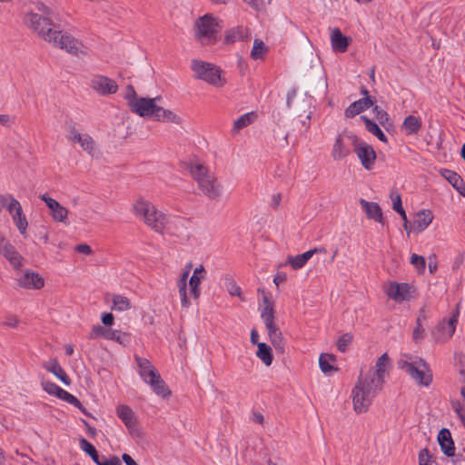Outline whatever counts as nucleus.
<instances>
[{"label": "nucleus", "mask_w": 465, "mask_h": 465, "mask_svg": "<svg viewBox=\"0 0 465 465\" xmlns=\"http://www.w3.org/2000/svg\"><path fill=\"white\" fill-rule=\"evenodd\" d=\"M134 213L155 232L173 236L183 232L184 223L182 218L166 214L146 200H137L134 204Z\"/></svg>", "instance_id": "nucleus-1"}, {"label": "nucleus", "mask_w": 465, "mask_h": 465, "mask_svg": "<svg viewBox=\"0 0 465 465\" xmlns=\"http://www.w3.org/2000/svg\"><path fill=\"white\" fill-rule=\"evenodd\" d=\"M381 390V386L372 383L369 378L361 374L351 390L353 411L359 414L367 412Z\"/></svg>", "instance_id": "nucleus-2"}, {"label": "nucleus", "mask_w": 465, "mask_h": 465, "mask_svg": "<svg viewBox=\"0 0 465 465\" xmlns=\"http://www.w3.org/2000/svg\"><path fill=\"white\" fill-rule=\"evenodd\" d=\"M35 10L28 12L25 16V24L37 34L42 39L48 42L49 37L54 35L51 26L53 25L52 18L54 12L52 9L42 2L35 4Z\"/></svg>", "instance_id": "nucleus-3"}, {"label": "nucleus", "mask_w": 465, "mask_h": 465, "mask_svg": "<svg viewBox=\"0 0 465 465\" xmlns=\"http://www.w3.org/2000/svg\"><path fill=\"white\" fill-rule=\"evenodd\" d=\"M222 21L212 14L195 19L193 26L194 39L202 45H213L219 41Z\"/></svg>", "instance_id": "nucleus-4"}, {"label": "nucleus", "mask_w": 465, "mask_h": 465, "mask_svg": "<svg viewBox=\"0 0 465 465\" xmlns=\"http://www.w3.org/2000/svg\"><path fill=\"white\" fill-rule=\"evenodd\" d=\"M398 367L405 371L420 386L428 387L432 382V373L426 361L412 354H403Z\"/></svg>", "instance_id": "nucleus-5"}, {"label": "nucleus", "mask_w": 465, "mask_h": 465, "mask_svg": "<svg viewBox=\"0 0 465 465\" xmlns=\"http://www.w3.org/2000/svg\"><path fill=\"white\" fill-rule=\"evenodd\" d=\"M191 68L197 79L209 84L221 88L226 84L223 71L214 64L194 59L191 63Z\"/></svg>", "instance_id": "nucleus-6"}, {"label": "nucleus", "mask_w": 465, "mask_h": 465, "mask_svg": "<svg viewBox=\"0 0 465 465\" xmlns=\"http://www.w3.org/2000/svg\"><path fill=\"white\" fill-rule=\"evenodd\" d=\"M48 43L53 45L54 47L64 50L73 55L86 54V46L84 45V43L68 32L54 30V35L49 37Z\"/></svg>", "instance_id": "nucleus-7"}, {"label": "nucleus", "mask_w": 465, "mask_h": 465, "mask_svg": "<svg viewBox=\"0 0 465 465\" xmlns=\"http://www.w3.org/2000/svg\"><path fill=\"white\" fill-rule=\"evenodd\" d=\"M359 136L351 131L344 129L334 140L331 155L336 162L346 159L351 153V147H355Z\"/></svg>", "instance_id": "nucleus-8"}, {"label": "nucleus", "mask_w": 465, "mask_h": 465, "mask_svg": "<svg viewBox=\"0 0 465 465\" xmlns=\"http://www.w3.org/2000/svg\"><path fill=\"white\" fill-rule=\"evenodd\" d=\"M386 295L395 302L401 303L410 301L415 292V289L406 282H390L384 288Z\"/></svg>", "instance_id": "nucleus-9"}, {"label": "nucleus", "mask_w": 465, "mask_h": 465, "mask_svg": "<svg viewBox=\"0 0 465 465\" xmlns=\"http://www.w3.org/2000/svg\"><path fill=\"white\" fill-rule=\"evenodd\" d=\"M353 151L356 153L364 169H373L377 155L371 145L362 141L361 139L358 138V141Z\"/></svg>", "instance_id": "nucleus-10"}, {"label": "nucleus", "mask_w": 465, "mask_h": 465, "mask_svg": "<svg viewBox=\"0 0 465 465\" xmlns=\"http://www.w3.org/2000/svg\"><path fill=\"white\" fill-rule=\"evenodd\" d=\"M160 101V96L154 98L140 97L138 101H135V104H133L131 111L141 117H148L153 120L156 111L160 106L157 104V102Z\"/></svg>", "instance_id": "nucleus-11"}, {"label": "nucleus", "mask_w": 465, "mask_h": 465, "mask_svg": "<svg viewBox=\"0 0 465 465\" xmlns=\"http://www.w3.org/2000/svg\"><path fill=\"white\" fill-rule=\"evenodd\" d=\"M391 359L387 353H383L376 361L374 370L368 375H364L369 378L372 383H377L383 388L384 380L389 375Z\"/></svg>", "instance_id": "nucleus-12"}, {"label": "nucleus", "mask_w": 465, "mask_h": 465, "mask_svg": "<svg viewBox=\"0 0 465 465\" xmlns=\"http://www.w3.org/2000/svg\"><path fill=\"white\" fill-rule=\"evenodd\" d=\"M17 285L26 290H40L45 285L44 278L37 272L25 270L16 278Z\"/></svg>", "instance_id": "nucleus-13"}, {"label": "nucleus", "mask_w": 465, "mask_h": 465, "mask_svg": "<svg viewBox=\"0 0 465 465\" xmlns=\"http://www.w3.org/2000/svg\"><path fill=\"white\" fill-rule=\"evenodd\" d=\"M0 254L3 255L15 269L23 265V257L15 247L3 235H0Z\"/></svg>", "instance_id": "nucleus-14"}, {"label": "nucleus", "mask_w": 465, "mask_h": 465, "mask_svg": "<svg viewBox=\"0 0 465 465\" xmlns=\"http://www.w3.org/2000/svg\"><path fill=\"white\" fill-rule=\"evenodd\" d=\"M40 199L45 202L50 211V215L54 222L66 223L69 211L61 205L56 200L48 196L46 193L41 194Z\"/></svg>", "instance_id": "nucleus-15"}, {"label": "nucleus", "mask_w": 465, "mask_h": 465, "mask_svg": "<svg viewBox=\"0 0 465 465\" xmlns=\"http://www.w3.org/2000/svg\"><path fill=\"white\" fill-rule=\"evenodd\" d=\"M90 84L93 90L101 95L115 94L118 90L115 81L104 75H95Z\"/></svg>", "instance_id": "nucleus-16"}, {"label": "nucleus", "mask_w": 465, "mask_h": 465, "mask_svg": "<svg viewBox=\"0 0 465 465\" xmlns=\"http://www.w3.org/2000/svg\"><path fill=\"white\" fill-rule=\"evenodd\" d=\"M69 141L77 143L81 148L90 155H94L97 151V146L94 140L88 134H80L75 129L69 131L67 135Z\"/></svg>", "instance_id": "nucleus-17"}, {"label": "nucleus", "mask_w": 465, "mask_h": 465, "mask_svg": "<svg viewBox=\"0 0 465 465\" xmlns=\"http://www.w3.org/2000/svg\"><path fill=\"white\" fill-rule=\"evenodd\" d=\"M198 188L210 199H218L222 193V186L213 173L207 175L199 184Z\"/></svg>", "instance_id": "nucleus-18"}, {"label": "nucleus", "mask_w": 465, "mask_h": 465, "mask_svg": "<svg viewBox=\"0 0 465 465\" xmlns=\"http://www.w3.org/2000/svg\"><path fill=\"white\" fill-rule=\"evenodd\" d=\"M13 208L8 212L14 224L18 230L19 233L22 236H26L27 228H28V221L24 213L21 203L17 201L16 203H13Z\"/></svg>", "instance_id": "nucleus-19"}, {"label": "nucleus", "mask_w": 465, "mask_h": 465, "mask_svg": "<svg viewBox=\"0 0 465 465\" xmlns=\"http://www.w3.org/2000/svg\"><path fill=\"white\" fill-rule=\"evenodd\" d=\"M325 252L326 249L323 247L313 248L302 254L288 256L286 263L290 264L293 270H299L302 269L314 254Z\"/></svg>", "instance_id": "nucleus-20"}, {"label": "nucleus", "mask_w": 465, "mask_h": 465, "mask_svg": "<svg viewBox=\"0 0 465 465\" xmlns=\"http://www.w3.org/2000/svg\"><path fill=\"white\" fill-rule=\"evenodd\" d=\"M457 322L458 314H453L448 320H443L437 328V340L440 341L449 340L455 332Z\"/></svg>", "instance_id": "nucleus-21"}, {"label": "nucleus", "mask_w": 465, "mask_h": 465, "mask_svg": "<svg viewBox=\"0 0 465 465\" xmlns=\"http://www.w3.org/2000/svg\"><path fill=\"white\" fill-rule=\"evenodd\" d=\"M250 38V31L247 27L237 25L227 29L224 32L223 43L224 45H233L238 41H245Z\"/></svg>", "instance_id": "nucleus-22"}, {"label": "nucleus", "mask_w": 465, "mask_h": 465, "mask_svg": "<svg viewBox=\"0 0 465 465\" xmlns=\"http://www.w3.org/2000/svg\"><path fill=\"white\" fill-rule=\"evenodd\" d=\"M43 368L47 371L53 373L57 379H59L65 386H69L72 382L69 376L66 374L64 370L62 368L58 361L54 358L49 359L42 364Z\"/></svg>", "instance_id": "nucleus-23"}, {"label": "nucleus", "mask_w": 465, "mask_h": 465, "mask_svg": "<svg viewBox=\"0 0 465 465\" xmlns=\"http://www.w3.org/2000/svg\"><path fill=\"white\" fill-rule=\"evenodd\" d=\"M135 360L138 365V373L144 382L148 383L149 381L157 378L159 373L151 361L141 357H136Z\"/></svg>", "instance_id": "nucleus-24"}, {"label": "nucleus", "mask_w": 465, "mask_h": 465, "mask_svg": "<svg viewBox=\"0 0 465 465\" xmlns=\"http://www.w3.org/2000/svg\"><path fill=\"white\" fill-rule=\"evenodd\" d=\"M360 204L369 219L374 220L375 222L381 224L384 223L381 208L377 203L368 202L364 199H361Z\"/></svg>", "instance_id": "nucleus-25"}, {"label": "nucleus", "mask_w": 465, "mask_h": 465, "mask_svg": "<svg viewBox=\"0 0 465 465\" xmlns=\"http://www.w3.org/2000/svg\"><path fill=\"white\" fill-rule=\"evenodd\" d=\"M438 441L441 451L448 457L455 454V446L451 438V434L448 429H441L438 434Z\"/></svg>", "instance_id": "nucleus-26"}, {"label": "nucleus", "mask_w": 465, "mask_h": 465, "mask_svg": "<svg viewBox=\"0 0 465 465\" xmlns=\"http://www.w3.org/2000/svg\"><path fill=\"white\" fill-rule=\"evenodd\" d=\"M331 44L334 52L343 53L349 46L350 39L343 35L339 28H332L331 31Z\"/></svg>", "instance_id": "nucleus-27"}, {"label": "nucleus", "mask_w": 465, "mask_h": 465, "mask_svg": "<svg viewBox=\"0 0 465 465\" xmlns=\"http://www.w3.org/2000/svg\"><path fill=\"white\" fill-rule=\"evenodd\" d=\"M263 304L261 311V318L265 326L275 323V312L273 302L266 295L262 298Z\"/></svg>", "instance_id": "nucleus-28"}, {"label": "nucleus", "mask_w": 465, "mask_h": 465, "mask_svg": "<svg viewBox=\"0 0 465 465\" xmlns=\"http://www.w3.org/2000/svg\"><path fill=\"white\" fill-rule=\"evenodd\" d=\"M268 331V335L271 342L274 348L279 351H283L285 348V341L282 337V331L276 325V323L269 324L265 326Z\"/></svg>", "instance_id": "nucleus-29"}, {"label": "nucleus", "mask_w": 465, "mask_h": 465, "mask_svg": "<svg viewBox=\"0 0 465 465\" xmlns=\"http://www.w3.org/2000/svg\"><path fill=\"white\" fill-rule=\"evenodd\" d=\"M421 126L420 117L409 115L404 119L401 129L406 135H412L417 134L420 131Z\"/></svg>", "instance_id": "nucleus-30"}, {"label": "nucleus", "mask_w": 465, "mask_h": 465, "mask_svg": "<svg viewBox=\"0 0 465 465\" xmlns=\"http://www.w3.org/2000/svg\"><path fill=\"white\" fill-rule=\"evenodd\" d=\"M371 105L372 101L370 97L359 99L358 101H355L350 104V106L345 110L344 114L347 118H352L364 110L370 108Z\"/></svg>", "instance_id": "nucleus-31"}, {"label": "nucleus", "mask_w": 465, "mask_h": 465, "mask_svg": "<svg viewBox=\"0 0 465 465\" xmlns=\"http://www.w3.org/2000/svg\"><path fill=\"white\" fill-rule=\"evenodd\" d=\"M191 266L192 264L189 263L187 270L183 272L177 282L178 292L181 298V304L184 308H188L191 305V302L187 296V280Z\"/></svg>", "instance_id": "nucleus-32"}, {"label": "nucleus", "mask_w": 465, "mask_h": 465, "mask_svg": "<svg viewBox=\"0 0 465 465\" xmlns=\"http://www.w3.org/2000/svg\"><path fill=\"white\" fill-rule=\"evenodd\" d=\"M433 215L429 210L420 211L413 222L412 231L421 232H423L432 222Z\"/></svg>", "instance_id": "nucleus-33"}, {"label": "nucleus", "mask_w": 465, "mask_h": 465, "mask_svg": "<svg viewBox=\"0 0 465 465\" xmlns=\"http://www.w3.org/2000/svg\"><path fill=\"white\" fill-rule=\"evenodd\" d=\"M155 121L163 122V123H171L174 124H182L183 119L180 115H178L173 111L164 109L162 106H159V108L156 111Z\"/></svg>", "instance_id": "nucleus-34"}, {"label": "nucleus", "mask_w": 465, "mask_h": 465, "mask_svg": "<svg viewBox=\"0 0 465 465\" xmlns=\"http://www.w3.org/2000/svg\"><path fill=\"white\" fill-rule=\"evenodd\" d=\"M203 277L204 267L203 265H199L194 269L193 273L189 280L190 291L194 299H197L200 296L199 286Z\"/></svg>", "instance_id": "nucleus-35"}, {"label": "nucleus", "mask_w": 465, "mask_h": 465, "mask_svg": "<svg viewBox=\"0 0 465 465\" xmlns=\"http://www.w3.org/2000/svg\"><path fill=\"white\" fill-rule=\"evenodd\" d=\"M116 414L128 429L135 427V416L129 406L124 404L117 406Z\"/></svg>", "instance_id": "nucleus-36"}, {"label": "nucleus", "mask_w": 465, "mask_h": 465, "mask_svg": "<svg viewBox=\"0 0 465 465\" xmlns=\"http://www.w3.org/2000/svg\"><path fill=\"white\" fill-rule=\"evenodd\" d=\"M256 119L257 114L255 112H249L241 115L233 122L232 134L236 135L242 129L254 123Z\"/></svg>", "instance_id": "nucleus-37"}, {"label": "nucleus", "mask_w": 465, "mask_h": 465, "mask_svg": "<svg viewBox=\"0 0 465 465\" xmlns=\"http://www.w3.org/2000/svg\"><path fill=\"white\" fill-rule=\"evenodd\" d=\"M373 113L375 114L376 120L387 132L392 131L394 129L393 122L390 118L387 112L376 105L373 108Z\"/></svg>", "instance_id": "nucleus-38"}, {"label": "nucleus", "mask_w": 465, "mask_h": 465, "mask_svg": "<svg viewBox=\"0 0 465 465\" xmlns=\"http://www.w3.org/2000/svg\"><path fill=\"white\" fill-rule=\"evenodd\" d=\"M148 384L157 395L163 399L168 398L171 395V391L168 389L165 382L162 380L160 374L157 375V378L149 381Z\"/></svg>", "instance_id": "nucleus-39"}, {"label": "nucleus", "mask_w": 465, "mask_h": 465, "mask_svg": "<svg viewBox=\"0 0 465 465\" xmlns=\"http://www.w3.org/2000/svg\"><path fill=\"white\" fill-rule=\"evenodd\" d=\"M190 173L193 176V178L196 181L197 184H199L203 180H204L207 177V175H210L212 173L204 164L195 163L191 165Z\"/></svg>", "instance_id": "nucleus-40"}, {"label": "nucleus", "mask_w": 465, "mask_h": 465, "mask_svg": "<svg viewBox=\"0 0 465 465\" xmlns=\"http://www.w3.org/2000/svg\"><path fill=\"white\" fill-rule=\"evenodd\" d=\"M361 119L363 121L365 128L369 133L375 135L382 143L388 142L386 135L376 123L372 122L364 115L361 116Z\"/></svg>", "instance_id": "nucleus-41"}, {"label": "nucleus", "mask_w": 465, "mask_h": 465, "mask_svg": "<svg viewBox=\"0 0 465 465\" xmlns=\"http://www.w3.org/2000/svg\"><path fill=\"white\" fill-rule=\"evenodd\" d=\"M257 357L266 365L270 366L272 362V349L264 342L258 343Z\"/></svg>", "instance_id": "nucleus-42"}, {"label": "nucleus", "mask_w": 465, "mask_h": 465, "mask_svg": "<svg viewBox=\"0 0 465 465\" xmlns=\"http://www.w3.org/2000/svg\"><path fill=\"white\" fill-rule=\"evenodd\" d=\"M112 310L124 312L127 311L131 308V302L130 300L123 295L120 294H113L112 295Z\"/></svg>", "instance_id": "nucleus-43"}, {"label": "nucleus", "mask_w": 465, "mask_h": 465, "mask_svg": "<svg viewBox=\"0 0 465 465\" xmlns=\"http://www.w3.org/2000/svg\"><path fill=\"white\" fill-rule=\"evenodd\" d=\"M267 51H268V47L263 43V41L259 38H255L253 41V45H252V51H251V57L253 60L262 59L264 57Z\"/></svg>", "instance_id": "nucleus-44"}, {"label": "nucleus", "mask_w": 465, "mask_h": 465, "mask_svg": "<svg viewBox=\"0 0 465 465\" xmlns=\"http://www.w3.org/2000/svg\"><path fill=\"white\" fill-rule=\"evenodd\" d=\"M79 445H80V449L83 451H84L85 453H87L92 458V460H94V462L95 464H99V462L101 460L99 459L96 449L94 448V446L92 443H90L84 438H81L79 440Z\"/></svg>", "instance_id": "nucleus-45"}, {"label": "nucleus", "mask_w": 465, "mask_h": 465, "mask_svg": "<svg viewBox=\"0 0 465 465\" xmlns=\"http://www.w3.org/2000/svg\"><path fill=\"white\" fill-rule=\"evenodd\" d=\"M335 361V358L331 354L322 353L319 358V365L321 371L327 374L334 370L332 363Z\"/></svg>", "instance_id": "nucleus-46"}, {"label": "nucleus", "mask_w": 465, "mask_h": 465, "mask_svg": "<svg viewBox=\"0 0 465 465\" xmlns=\"http://www.w3.org/2000/svg\"><path fill=\"white\" fill-rule=\"evenodd\" d=\"M41 386L46 393H48L49 395L55 396L57 398L62 391V388L56 385L54 382L46 380L41 381Z\"/></svg>", "instance_id": "nucleus-47"}, {"label": "nucleus", "mask_w": 465, "mask_h": 465, "mask_svg": "<svg viewBox=\"0 0 465 465\" xmlns=\"http://www.w3.org/2000/svg\"><path fill=\"white\" fill-rule=\"evenodd\" d=\"M443 177L454 187L458 188V186L462 183L461 177L455 172L450 170H443L441 172Z\"/></svg>", "instance_id": "nucleus-48"}, {"label": "nucleus", "mask_w": 465, "mask_h": 465, "mask_svg": "<svg viewBox=\"0 0 465 465\" xmlns=\"http://www.w3.org/2000/svg\"><path fill=\"white\" fill-rule=\"evenodd\" d=\"M58 398L74 405L79 410L84 411L83 404L81 403V401L75 396L64 391V389H62Z\"/></svg>", "instance_id": "nucleus-49"}, {"label": "nucleus", "mask_w": 465, "mask_h": 465, "mask_svg": "<svg viewBox=\"0 0 465 465\" xmlns=\"http://www.w3.org/2000/svg\"><path fill=\"white\" fill-rule=\"evenodd\" d=\"M411 263L415 267L419 273L422 274L425 272L426 261L423 256L413 253L411 256Z\"/></svg>", "instance_id": "nucleus-50"}, {"label": "nucleus", "mask_w": 465, "mask_h": 465, "mask_svg": "<svg viewBox=\"0 0 465 465\" xmlns=\"http://www.w3.org/2000/svg\"><path fill=\"white\" fill-rule=\"evenodd\" d=\"M107 340H113L120 344H126L129 341V335L117 330H110Z\"/></svg>", "instance_id": "nucleus-51"}, {"label": "nucleus", "mask_w": 465, "mask_h": 465, "mask_svg": "<svg viewBox=\"0 0 465 465\" xmlns=\"http://www.w3.org/2000/svg\"><path fill=\"white\" fill-rule=\"evenodd\" d=\"M225 286L231 295L238 296L240 299L243 300L240 286L237 285L232 278L228 277L225 279Z\"/></svg>", "instance_id": "nucleus-52"}, {"label": "nucleus", "mask_w": 465, "mask_h": 465, "mask_svg": "<svg viewBox=\"0 0 465 465\" xmlns=\"http://www.w3.org/2000/svg\"><path fill=\"white\" fill-rule=\"evenodd\" d=\"M110 330L111 329H106L101 325H94L90 331L89 337L91 339H97L101 337L107 339Z\"/></svg>", "instance_id": "nucleus-53"}, {"label": "nucleus", "mask_w": 465, "mask_h": 465, "mask_svg": "<svg viewBox=\"0 0 465 465\" xmlns=\"http://www.w3.org/2000/svg\"><path fill=\"white\" fill-rule=\"evenodd\" d=\"M17 200L12 194H0V212L5 208L8 212L13 208V203Z\"/></svg>", "instance_id": "nucleus-54"}, {"label": "nucleus", "mask_w": 465, "mask_h": 465, "mask_svg": "<svg viewBox=\"0 0 465 465\" xmlns=\"http://www.w3.org/2000/svg\"><path fill=\"white\" fill-rule=\"evenodd\" d=\"M247 5L254 10H262L272 4V0H242Z\"/></svg>", "instance_id": "nucleus-55"}, {"label": "nucleus", "mask_w": 465, "mask_h": 465, "mask_svg": "<svg viewBox=\"0 0 465 465\" xmlns=\"http://www.w3.org/2000/svg\"><path fill=\"white\" fill-rule=\"evenodd\" d=\"M352 341V335L351 333H344L337 341V348L340 351L344 352L347 350L348 345Z\"/></svg>", "instance_id": "nucleus-56"}, {"label": "nucleus", "mask_w": 465, "mask_h": 465, "mask_svg": "<svg viewBox=\"0 0 465 465\" xmlns=\"http://www.w3.org/2000/svg\"><path fill=\"white\" fill-rule=\"evenodd\" d=\"M124 97L128 102L130 109L133 108V104H135V101H138L140 98L137 97L136 92L132 85L127 86Z\"/></svg>", "instance_id": "nucleus-57"}, {"label": "nucleus", "mask_w": 465, "mask_h": 465, "mask_svg": "<svg viewBox=\"0 0 465 465\" xmlns=\"http://www.w3.org/2000/svg\"><path fill=\"white\" fill-rule=\"evenodd\" d=\"M452 410L454 412L458 415V417L460 419L461 422H465V407L459 401H455L451 403Z\"/></svg>", "instance_id": "nucleus-58"}, {"label": "nucleus", "mask_w": 465, "mask_h": 465, "mask_svg": "<svg viewBox=\"0 0 465 465\" xmlns=\"http://www.w3.org/2000/svg\"><path fill=\"white\" fill-rule=\"evenodd\" d=\"M391 199L392 202V208L395 212H397L398 210L402 208L401 197L400 193H398L395 191H392L391 193Z\"/></svg>", "instance_id": "nucleus-59"}, {"label": "nucleus", "mask_w": 465, "mask_h": 465, "mask_svg": "<svg viewBox=\"0 0 465 465\" xmlns=\"http://www.w3.org/2000/svg\"><path fill=\"white\" fill-rule=\"evenodd\" d=\"M423 332H424V330L420 323V317H418L417 325L413 331V335H412L413 340L417 342V341H420L421 339H423Z\"/></svg>", "instance_id": "nucleus-60"}, {"label": "nucleus", "mask_w": 465, "mask_h": 465, "mask_svg": "<svg viewBox=\"0 0 465 465\" xmlns=\"http://www.w3.org/2000/svg\"><path fill=\"white\" fill-rule=\"evenodd\" d=\"M430 453L427 449H423L419 453V464L420 465H430Z\"/></svg>", "instance_id": "nucleus-61"}, {"label": "nucleus", "mask_w": 465, "mask_h": 465, "mask_svg": "<svg viewBox=\"0 0 465 465\" xmlns=\"http://www.w3.org/2000/svg\"><path fill=\"white\" fill-rule=\"evenodd\" d=\"M114 317L112 313L110 312H105L102 315V322L105 325V326H111L114 324Z\"/></svg>", "instance_id": "nucleus-62"}, {"label": "nucleus", "mask_w": 465, "mask_h": 465, "mask_svg": "<svg viewBox=\"0 0 465 465\" xmlns=\"http://www.w3.org/2000/svg\"><path fill=\"white\" fill-rule=\"evenodd\" d=\"M428 267H429V272L430 273H434L437 271L438 263H437V260H436V256L435 255H431V256L429 257Z\"/></svg>", "instance_id": "nucleus-63"}, {"label": "nucleus", "mask_w": 465, "mask_h": 465, "mask_svg": "<svg viewBox=\"0 0 465 465\" xmlns=\"http://www.w3.org/2000/svg\"><path fill=\"white\" fill-rule=\"evenodd\" d=\"M97 465H121V461L117 457H112L104 461H100Z\"/></svg>", "instance_id": "nucleus-64"}]
</instances>
